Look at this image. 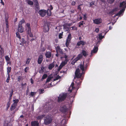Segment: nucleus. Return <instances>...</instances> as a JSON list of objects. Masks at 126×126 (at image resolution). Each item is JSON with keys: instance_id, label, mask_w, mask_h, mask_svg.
I'll return each mask as SVG.
<instances>
[{"instance_id": "nucleus-14", "label": "nucleus", "mask_w": 126, "mask_h": 126, "mask_svg": "<svg viewBox=\"0 0 126 126\" xmlns=\"http://www.w3.org/2000/svg\"><path fill=\"white\" fill-rule=\"evenodd\" d=\"M31 126H39V123L37 121H32L31 122Z\"/></svg>"}, {"instance_id": "nucleus-38", "label": "nucleus", "mask_w": 126, "mask_h": 126, "mask_svg": "<svg viewBox=\"0 0 126 126\" xmlns=\"http://www.w3.org/2000/svg\"><path fill=\"white\" fill-rule=\"evenodd\" d=\"M44 92V90L43 89H40L39 90V94H42Z\"/></svg>"}, {"instance_id": "nucleus-64", "label": "nucleus", "mask_w": 126, "mask_h": 126, "mask_svg": "<svg viewBox=\"0 0 126 126\" xmlns=\"http://www.w3.org/2000/svg\"><path fill=\"white\" fill-rule=\"evenodd\" d=\"M69 60H68V59H67V58L65 59V60L64 61L65 62H67H67H68Z\"/></svg>"}, {"instance_id": "nucleus-58", "label": "nucleus", "mask_w": 126, "mask_h": 126, "mask_svg": "<svg viewBox=\"0 0 126 126\" xmlns=\"http://www.w3.org/2000/svg\"><path fill=\"white\" fill-rule=\"evenodd\" d=\"M46 50V48L45 47H43L41 50V51L42 52H44Z\"/></svg>"}, {"instance_id": "nucleus-32", "label": "nucleus", "mask_w": 126, "mask_h": 126, "mask_svg": "<svg viewBox=\"0 0 126 126\" xmlns=\"http://www.w3.org/2000/svg\"><path fill=\"white\" fill-rule=\"evenodd\" d=\"M47 13L48 16H50L51 15V12L49 9L47 10Z\"/></svg>"}, {"instance_id": "nucleus-37", "label": "nucleus", "mask_w": 126, "mask_h": 126, "mask_svg": "<svg viewBox=\"0 0 126 126\" xmlns=\"http://www.w3.org/2000/svg\"><path fill=\"white\" fill-rule=\"evenodd\" d=\"M21 42L23 43L24 44H26V41L25 40V39L22 38L21 40Z\"/></svg>"}, {"instance_id": "nucleus-24", "label": "nucleus", "mask_w": 126, "mask_h": 126, "mask_svg": "<svg viewBox=\"0 0 126 126\" xmlns=\"http://www.w3.org/2000/svg\"><path fill=\"white\" fill-rule=\"evenodd\" d=\"M34 3H35V7L38 10L39 9V6L38 1H37L36 2H35Z\"/></svg>"}, {"instance_id": "nucleus-27", "label": "nucleus", "mask_w": 126, "mask_h": 126, "mask_svg": "<svg viewBox=\"0 0 126 126\" xmlns=\"http://www.w3.org/2000/svg\"><path fill=\"white\" fill-rule=\"evenodd\" d=\"M12 125L11 123H7L5 122L3 126H12Z\"/></svg>"}, {"instance_id": "nucleus-56", "label": "nucleus", "mask_w": 126, "mask_h": 126, "mask_svg": "<svg viewBox=\"0 0 126 126\" xmlns=\"http://www.w3.org/2000/svg\"><path fill=\"white\" fill-rule=\"evenodd\" d=\"M8 17H5V22H8Z\"/></svg>"}, {"instance_id": "nucleus-21", "label": "nucleus", "mask_w": 126, "mask_h": 126, "mask_svg": "<svg viewBox=\"0 0 126 126\" xmlns=\"http://www.w3.org/2000/svg\"><path fill=\"white\" fill-rule=\"evenodd\" d=\"M27 30V32L31 31V28L30 27V24L29 23H27L25 26Z\"/></svg>"}, {"instance_id": "nucleus-1", "label": "nucleus", "mask_w": 126, "mask_h": 126, "mask_svg": "<svg viewBox=\"0 0 126 126\" xmlns=\"http://www.w3.org/2000/svg\"><path fill=\"white\" fill-rule=\"evenodd\" d=\"M88 65V64L86 63L85 64L84 62L82 63H81L79 67L82 71V72L80 73L79 68L76 69L75 73L76 77L78 79L80 78L82 75L85 73L84 71L87 69Z\"/></svg>"}, {"instance_id": "nucleus-43", "label": "nucleus", "mask_w": 126, "mask_h": 126, "mask_svg": "<svg viewBox=\"0 0 126 126\" xmlns=\"http://www.w3.org/2000/svg\"><path fill=\"white\" fill-rule=\"evenodd\" d=\"M13 89H12L11 90V91L10 92V97H12V96L13 94Z\"/></svg>"}, {"instance_id": "nucleus-13", "label": "nucleus", "mask_w": 126, "mask_h": 126, "mask_svg": "<svg viewBox=\"0 0 126 126\" xmlns=\"http://www.w3.org/2000/svg\"><path fill=\"white\" fill-rule=\"evenodd\" d=\"M43 60V56L42 55H41L39 56L38 59V64H40L42 63Z\"/></svg>"}, {"instance_id": "nucleus-45", "label": "nucleus", "mask_w": 126, "mask_h": 126, "mask_svg": "<svg viewBox=\"0 0 126 126\" xmlns=\"http://www.w3.org/2000/svg\"><path fill=\"white\" fill-rule=\"evenodd\" d=\"M51 79V77H48V78H47L46 81V82H49Z\"/></svg>"}, {"instance_id": "nucleus-12", "label": "nucleus", "mask_w": 126, "mask_h": 126, "mask_svg": "<svg viewBox=\"0 0 126 126\" xmlns=\"http://www.w3.org/2000/svg\"><path fill=\"white\" fill-rule=\"evenodd\" d=\"M119 7L120 8L122 7L123 8H125V10L126 8V2L123 1L120 4Z\"/></svg>"}, {"instance_id": "nucleus-60", "label": "nucleus", "mask_w": 126, "mask_h": 126, "mask_svg": "<svg viewBox=\"0 0 126 126\" xmlns=\"http://www.w3.org/2000/svg\"><path fill=\"white\" fill-rule=\"evenodd\" d=\"M76 4V2L75 1H73L72 3V5H75Z\"/></svg>"}, {"instance_id": "nucleus-11", "label": "nucleus", "mask_w": 126, "mask_h": 126, "mask_svg": "<svg viewBox=\"0 0 126 126\" xmlns=\"http://www.w3.org/2000/svg\"><path fill=\"white\" fill-rule=\"evenodd\" d=\"M56 48V50L57 52H59L61 54H63V50L61 49L59 46L57 47Z\"/></svg>"}, {"instance_id": "nucleus-61", "label": "nucleus", "mask_w": 126, "mask_h": 126, "mask_svg": "<svg viewBox=\"0 0 126 126\" xmlns=\"http://www.w3.org/2000/svg\"><path fill=\"white\" fill-rule=\"evenodd\" d=\"M49 8L50 10H52L53 9V7L51 5H50V6L49 7Z\"/></svg>"}, {"instance_id": "nucleus-30", "label": "nucleus", "mask_w": 126, "mask_h": 126, "mask_svg": "<svg viewBox=\"0 0 126 126\" xmlns=\"http://www.w3.org/2000/svg\"><path fill=\"white\" fill-rule=\"evenodd\" d=\"M19 100L18 99L14 100H13L14 103L13 104H14V105H17V104L19 102Z\"/></svg>"}, {"instance_id": "nucleus-53", "label": "nucleus", "mask_w": 126, "mask_h": 126, "mask_svg": "<svg viewBox=\"0 0 126 126\" xmlns=\"http://www.w3.org/2000/svg\"><path fill=\"white\" fill-rule=\"evenodd\" d=\"M29 69V67H26L24 69V71L25 72L27 73L28 72V70Z\"/></svg>"}, {"instance_id": "nucleus-52", "label": "nucleus", "mask_w": 126, "mask_h": 126, "mask_svg": "<svg viewBox=\"0 0 126 126\" xmlns=\"http://www.w3.org/2000/svg\"><path fill=\"white\" fill-rule=\"evenodd\" d=\"M87 18V14H85L83 15V19L85 20H86Z\"/></svg>"}, {"instance_id": "nucleus-35", "label": "nucleus", "mask_w": 126, "mask_h": 126, "mask_svg": "<svg viewBox=\"0 0 126 126\" xmlns=\"http://www.w3.org/2000/svg\"><path fill=\"white\" fill-rule=\"evenodd\" d=\"M63 32H62L61 33H60L59 35V38L60 39H61L63 38L62 36L63 35Z\"/></svg>"}, {"instance_id": "nucleus-4", "label": "nucleus", "mask_w": 126, "mask_h": 126, "mask_svg": "<svg viewBox=\"0 0 126 126\" xmlns=\"http://www.w3.org/2000/svg\"><path fill=\"white\" fill-rule=\"evenodd\" d=\"M67 94L66 93L60 94L59 96L58 97V101L61 102L64 100L66 98Z\"/></svg>"}, {"instance_id": "nucleus-42", "label": "nucleus", "mask_w": 126, "mask_h": 126, "mask_svg": "<svg viewBox=\"0 0 126 126\" xmlns=\"http://www.w3.org/2000/svg\"><path fill=\"white\" fill-rule=\"evenodd\" d=\"M16 37L19 38V39H21V37L20 36V35L19 34V33L17 32L16 33Z\"/></svg>"}, {"instance_id": "nucleus-39", "label": "nucleus", "mask_w": 126, "mask_h": 126, "mask_svg": "<svg viewBox=\"0 0 126 126\" xmlns=\"http://www.w3.org/2000/svg\"><path fill=\"white\" fill-rule=\"evenodd\" d=\"M60 78H61V77L59 75H58L54 79L53 81H55L56 80H57Z\"/></svg>"}, {"instance_id": "nucleus-33", "label": "nucleus", "mask_w": 126, "mask_h": 126, "mask_svg": "<svg viewBox=\"0 0 126 126\" xmlns=\"http://www.w3.org/2000/svg\"><path fill=\"white\" fill-rule=\"evenodd\" d=\"M47 77V75L46 74H45L43 75L41 79H45Z\"/></svg>"}, {"instance_id": "nucleus-26", "label": "nucleus", "mask_w": 126, "mask_h": 126, "mask_svg": "<svg viewBox=\"0 0 126 126\" xmlns=\"http://www.w3.org/2000/svg\"><path fill=\"white\" fill-rule=\"evenodd\" d=\"M6 25V32H8L9 31V25H8V22H5Z\"/></svg>"}, {"instance_id": "nucleus-3", "label": "nucleus", "mask_w": 126, "mask_h": 126, "mask_svg": "<svg viewBox=\"0 0 126 126\" xmlns=\"http://www.w3.org/2000/svg\"><path fill=\"white\" fill-rule=\"evenodd\" d=\"M53 120L52 117L50 116H47L45 117L44 120V123L45 125H48L51 123Z\"/></svg>"}, {"instance_id": "nucleus-25", "label": "nucleus", "mask_w": 126, "mask_h": 126, "mask_svg": "<svg viewBox=\"0 0 126 126\" xmlns=\"http://www.w3.org/2000/svg\"><path fill=\"white\" fill-rule=\"evenodd\" d=\"M54 66V63H53L49 64L48 66V68L50 70H51Z\"/></svg>"}, {"instance_id": "nucleus-62", "label": "nucleus", "mask_w": 126, "mask_h": 126, "mask_svg": "<svg viewBox=\"0 0 126 126\" xmlns=\"http://www.w3.org/2000/svg\"><path fill=\"white\" fill-rule=\"evenodd\" d=\"M1 2L0 3L2 5H4V2L2 0H1Z\"/></svg>"}, {"instance_id": "nucleus-47", "label": "nucleus", "mask_w": 126, "mask_h": 126, "mask_svg": "<svg viewBox=\"0 0 126 126\" xmlns=\"http://www.w3.org/2000/svg\"><path fill=\"white\" fill-rule=\"evenodd\" d=\"M11 67H8L7 68V74H9V73L11 70Z\"/></svg>"}, {"instance_id": "nucleus-57", "label": "nucleus", "mask_w": 126, "mask_h": 126, "mask_svg": "<svg viewBox=\"0 0 126 126\" xmlns=\"http://www.w3.org/2000/svg\"><path fill=\"white\" fill-rule=\"evenodd\" d=\"M79 27H80L81 26H82L83 25V23H81V22H80L79 23Z\"/></svg>"}, {"instance_id": "nucleus-28", "label": "nucleus", "mask_w": 126, "mask_h": 126, "mask_svg": "<svg viewBox=\"0 0 126 126\" xmlns=\"http://www.w3.org/2000/svg\"><path fill=\"white\" fill-rule=\"evenodd\" d=\"M53 106L51 104H49V106L47 107V110H51L53 108Z\"/></svg>"}, {"instance_id": "nucleus-46", "label": "nucleus", "mask_w": 126, "mask_h": 126, "mask_svg": "<svg viewBox=\"0 0 126 126\" xmlns=\"http://www.w3.org/2000/svg\"><path fill=\"white\" fill-rule=\"evenodd\" d=\"M67 64V62L63 61L62 63H61V65H62L63 66H65V65Z\"/></svg>"}, {"instance_id": "nucleus-44", "label": "nucleus", "mask_w": 126, "mask_h": 126, "mask_svg": "<svg viewBox=\"0 0 126 126\" xmlns=\"http://www.w3.org/2000/svg\"><path fill=\"white\" fill-rule=\"evenodd\" d=\"M31 60V59H30L29 58H28L27 59V61L26 62V64H29L30 63Z\"/></svg>"}, {"instance_id": "nucleus-40", "label": "nucleus", "mask_w": 126, "mask_h": 126, "mask_svg": "<svg viewBox=\"0 0 126 126\" xmlns=\"http://www.w3.org/2000/svg\"><path fill=\"white\" fill-rule=\"evenodd\" d=\"M104 37V36L102 35V33H101L99 34V38L100 40H101Z\"/></svg>"}, {"instance_id": "nucleus-16", "label": "nucleus", "mask_w": 126, "mask_h": 126, "mask_svg": "<svg viewBox=\"0 0 126 126\" xmlns=\"http://www.w3.org/2000/svg\"><path fill=\"white\" fill-rule=\"evenodd\" d=\"M75 94L76 93L74 92L73 94L72 95H70V99L71 100L70 104H71L74 101V97L75 95Z\"/></svg>"}, {"instance_id": "nucleus-2", "label": "nucleus", "mask_w": 126, "mask_h": 126, "mask_svg": "<svg viewBox=\"0 0 126 126\" xmlns=\"http://www.w3.org/2000/svg\"><path fill=\"white\" fill-rule=\"evenodd\" d=\"M82 54H79L78 56L73 60V62L74 63L79 60L82 57V55L84 57H86L88 55V54L84 50L82 51Z\"/></svg>"}, {"instance_id": "nucleus-6", "label": "nucleus", "mask_w": 126, "mask_h": 126, "mask_svg": "<svg viewBox=\"0 0 126 126\" xmlns=\"http://www.w3.org/2000/svg\"><path fill=\"white\" fill-rule=\"evenodd\" d=\"M49 24L47 22L45 23L44 26V31L46 33L49 30Z\"/></svg>"}, {"instance_id": "nucleus-5", "label": "nucleus", "mask_w": 126, "mask_h": 126, "mask_svg": "<svg viewBox=\"0 0 126 126\" xmlns=\"http://www.w3.org/2000/svg\"><path fill=\"white\" fill-rule=\"evenodd\" d=\"M72 38L71 35L70 33L69 34L67 37L65 45L66 47H68L69 44L71 42V40Z\"/></svg>"}, {"instance_id": "nucleus-49", "label": "nucleus", "mask_w": 126, "mask_h": 126, "mask_svg": "<svg viewBox=\"0 0 126 126\" xmlns=\"http://www.w3.org/2000/svg\"><path fill=\"white\" fill-rule=\"evenodd\" d=\"M36 94V93L35 92H31L30 94L29 95H31L32 96H34V95L35 94Z\"/></svg>"}, {"instance_id": "nucleus-31", "label": "nucleus", "mask_w": 126, "mask_h": 126, "mask_svg": "<svg viewBox=\"0 0 126 126\" xmlns=\"http://www.w3.org/2000/svg\"><path fill=\"white\" fill-rule=\"evenodd\" d=\"M27 3L30 5H32L33 4V2L30 0H28Z\"/></svg>"}, {"instance_id": "nucleus-8", "label": "nucleus", "mask_w": 126, "mask_h": 126, "mask_svg": "<svg viewBox=\"0 0 126 126\" xmlns=\"http://www.w3.org/2000/svg\"><path fill=\"white\" fill-rule=\"evenodd\" d=\"M47 13V11L44 10H41L39 12V14L42 17L46 15Z\"/></svg>"}, {"instance_id": "nucleus-50", "label": "nucleus", "mask_w": 126, "mask_h": 126, "mask_svg": "<svg viewBox=\"0 0 126 126\" xmlns=\"http://www.w3.org/2000/svg\"><path fill=\"white\" fill-rule=\"evenodd\" d=\"M17 80L18 81H20V80H22V77L21 76H19L17 78Z\"/></svg>"}, {"instance_id": "nucleus-55", "label": "nucleus", "mask_w": 126, "mask_h": 126, "mask_svg": "<svg viewBox=\"0 0 126 126\" xmlns=\"http://www.w3.org/2000/svg\"><path fill=\"white\" fill-rule=\"evenodd\" d=\"M10 104V101H8L7 104V106L9 107Z\"/></svg>"}, {"instance_id": "nucleus-36", "label": "nucleus", "mask_w": 126, "mask_h": 126, "mask_svg": "<svg viewBox=\"0 0 126 126\" xmlns=\"http://www.w3.org/2000/svg\"><path fill=\"white\" fill-rule=\"evenodd\" d=\"M25 22V21L24 19H22L19 22L18 25H22V24Z\"/></svg>"}, {"instance_id": "nucleus-51", "label": "nucleus", "mask_w": 126, "mask_h": 126, "mask_svg": "<svg viewBox=\"0 0 126 126\" xmlns=\"http://www.w3.org/2000/svg\"><path fill=\"white\" fill-rule=\"evenodd\" d=\"M63 67V66L62 65H61L60 64L57 69V71H59Z\"/></svg>"}, {"instance_id": "nucleus-29", "label": "nucleus", "mask_w": 126, "mask_h": 126, "mask_svg": "<svg viewBox=\"0 0 126 126\" xmlns=\"http://www.w3.org/2000/svg\"><path fill=\"white\" fill-rule=\"evenodd\" d=\"M27 33L30 36V37H33V35L32 33H31V31L27 32Z\"/></svg>"}, {"instance_id": "nucleus-41", "label": "nucleus", "mask_w": 126, "mask_h": 126, "mask_svg": "<svg viewBox=\"0 0 126 126\" xmlns=\"http://www.w3.org/2000/svg\"><path fill=\"white\" fill-rule=\"evenodd\" d=\"M8 77H7V79L6 80V82L8 83L9 82V80L10 79V76L9 74H8Z\"/></svg>"}, {"instance_id": "nucleus-18", "label": "nucleus", "mask_w": 126, "mask_h": 126, "mask_svg": "<svg viewBox=\"0 0 126 126\" xmlns=\"http://www.w3.org/2000/svg\"><path fill=\"white\" fill-rule=\"evenodd\" d=\"M86 44V42L83 41H80L78 42L77 44V46H79L81 45H82L83 46Z\"/></svg>"}, {"instance_id": "nucleus-19", "label": "nucleus", "mask_w": 126, "mask_h": 126, "mask_svg": "<svg viewBox=\"0 0 126 126\" xmlns=\"http://www.w3.org/2000/svg\"><path fill=\"white\" fill-rule=\"evenodd\" d=\"M18 29L19 32H20L21 33L23 32L24 28L22 25H18Z\"/></svg>"}, {"instance_id": "nucleus-15", "label": "nucleus", "mask_w": 126, "mask_h": 126, "mask_svg": "<svg viewBox=\"0 0 126 126\" xmlns=\"http://www.w3.org/2000/svg\"><path fill=\"white\" fill-rule=\"evenodd\" d=\"M4 48L2 46L0 45V54L1 56H3L4 55Z\"/></svg>"}, {"instance_id": "nucleus-7", "label": "nucleus", "mask_w": 126, "mask_h": 126, "mask_svg": "<svg viewBox=\"0 0 126 126\" xmlns=\"http://www.w3.org/2000/svg\"><path fill=\"white\" fill-rule=\"evenodd\" d=\"M98 46H94V48L91 51V56H92L93 55V53H96L98 51Z\"/></svg>"}, {"instance_id": "nucleus-10", "label": "nucleus", "mask_w": 126, "mask_h": 126, "mask_svg": "<svg viewBox=\"0 0 126 126\" xmlns=\"http://www.w3.org/2000/svg\"><path fill=\"white\" fill-rule=\"evenodd\" d=\"M60 111L63 113H65L67 111V109L66 106L65 105L63 106L60 109Z\"/></svg>"}, {"instance_id": "nucleus-34", "label": "nucleus", "mask_w": 126, "mask_h": 126, "mask_svg": "<svg viewBox=\"0 0 126 126\" xmlns=\"http://www.w3.org/2000/svg\"><path fill=\"white\" fill-rule=\"evenodd\" d=\"M125 8H123L121 10H120L119 12H118L120 15L123 12H124V11L125 10Z\"/></svg>"}, {"instance_id": "nucleus-23", "label": "nucleus", "mask_w": 126, "mask_h": 126, "mask_svg": "<svg viewBox=\"0 0 126 126\" xmlns=\"http://www.w3.org/2000/svg\"><path fill=\"white\" fill-rule=\"evenodd\" d=\"M17 105H14V104H12L10 108V110L11 111L14 110L16 108Z\"/></svg>"}, {"instance_id": "nucleus-54", "label": "nucleus", "mask_w": 126, "mask_h": 126, "mask_svg": "<svg viewBox=\"0 0 126 126\" xmlns=\"http://www.w3.org/2000/svg\"><path fill=\"white\" fill-rule=\"evenodd\" d=\"M94 2L93 1L91 2L90 3V6L91 7H92V6L94 4Z\"/></svg>"}, {"instance_id": "nucleus-22", "label": "nucleus", "mask_w": 126, "mask_h": 126, "mask_svg": "<svg viewBox=\"0 0 126 126\" xmlns=\"http://www.w3.org/2000/svg\"><path fill=\"white\" fill-rule=\"evenodd\" d=\"M5 58L6 60L7 63V64H10L11 63V62H10V58L8 56H6L5 57Z\"/></svg>"}, {"instance_id": "nucleus-20", "label": "nucleus", "mask_w": 126, "mask_h": 126, "mask_svg": "<svg viewBox=\"0 0 126 126\" xmlns=\"http://www.w3.org/2000/svg\"><path fill=\"white\" fill-rule=\"evenodd\" d=\"M74 82H72L71 83V85L70 86V87H71L72 88L71 89H69L68 90V92H69L70 93L72 92V91H73V90L75 89V87H74Z\"/></svg>"}, {"instance_id": "nucleus-9", "label": "nucleus", "mask_w": 126, "mask_h": 126, "mask_svg": "<svg viewBox=\"0 0 126 126\" xmlns=\"http://www.w3.org/2000/svg\"><path fill=\"white\" fill-rule=\"evenodd\" d=\"M93 21L94 23L96 24H98L102 22V20L101 18L95 19L93 20Z\"/></svg>"}, {"instance_id": "nucleus-48", "label": "nucleus", "mask_w": 126, "mask_h": 126, "mask_svg": "<svg viewBox=\"0 0 126 126\" xmlns=\"http://www.w3.org/2000/svg\"><path fill=\"white\" fill-rule=\"evenodd\" d=\"M44 66H42L41 68V70H40L39 71V72L40 73H41L42 72H44Z\"/></svg>"}, {"instance_id": "nucleus-63", "label": "nucleus", "mask_w": 126, "mask_h": 126, "mask_svg": "<svg viewBox=\"0 0 126 126\" xmlns=\"http://www.w3.org/2000/svg\"><path fill=\"white\" fill-rule=\"evenodd\" d=\"M29 88H28L27 90H26V95H27L28 94V92H29Z\"/></svg>"}, {"instance_id": "nucleus-59", "label": "nucleus", "mask_w": 126, "mask_h": 126, "mask_svg": "<svg viewBox=\"0 0 126 126\" xmlns=\"http://www.w3.org/2000/svg\"><path fill=\"white\" fill-rule=\"evenodd\" d=\"M99 31V29L98 28H96L95 31L97 33Z\"/></svg>"}, {"instance_id": "nucleus-17", "label": "nucleus", "mask_w": 126, "mask_h": 126, "mask_svg": "<svg viewBox=\"0 0 126 126\" xmlns=\"http://www.w3.org/2000/svg\"><path fill=\"white\" fill-rule=\"evenodd\" d=\"M45 55L46 58H50L51 56V53L49 51H47L45 54Z\"/></svg>"}]
</instances>
